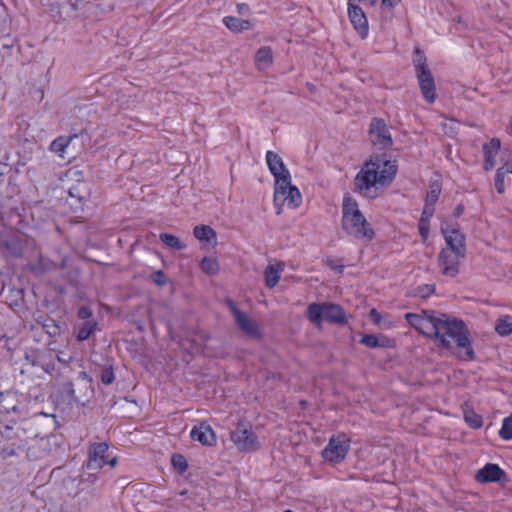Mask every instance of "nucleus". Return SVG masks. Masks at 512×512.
<instances>
[{
  "instance_id": "1",
  "label": "nucleus",
  "mask_w": 512,
  "mask_h": 512,
  "mask_svg": "<svg viewBox=\"0 0 512 512\" xmlns=\"http://www.w3.org/2000/svg\"><path fill=\"white\" fill-rule=\"evenodd\" d=\"M406 321L421 334L435 338L446 349L451 347V340L457 345V357L464 361H472L475 352L469 338L466 324L457 318H451L447 314L436 313L432 310H423L421 314L406 313Z\"/></svg>"
},
{
  "instance_id": "2",
  "label": "nucleus",
  "mask_w": 512,
  "mask_h": 512,
  "mask_svg": "<svg viewBox=\"0 0 512 512\" xmlns=\"http://www.w3.org/2000/svg\"><path fill=\"white\" fill-rule=\"evenodd\" d=\"M397 173L395 163L376 157L365 162L354 179L355 190L367 195L376 184L385 186L390 184Z\"/></svg>"
},
{
  "instance_id": "3",
  "label": "nucleus",
  "mask_w": 512,
  "mask_h": 512,
  "mask_svg": "<svg viewBox=\"0 0 512 512\" xmlns=\"http://www.w3.org/2000/svg\"><path fill=\"white\" fill-rule=\"evenodd\" d=\"M342 229L357 240L371 241L375 232L359 210L358 203L351 196H345L342 204Z\"/></svg>"
},
{
  "instance_id": "4",
  "label": "nucleus",
  "mask_w": 512,
  "mask_h": 512,
  "mask_svg": "<svg viewBox=\"0 0 512 512\" xmlns=\"http://www.w3.org/2000/svg\"><path fill=\"white\" fill-rule=\"evenodd\" d=\"M306 318L317 328L322 327L323 320L333 324L344 326L347 324V316L343 307L331 302H313L307 306Z\"/></svg>"
},
{
  "instance_id": "5",
  "label": "nucleus",
  "mask_w": 512,
  "mask_h": 512,
  "mask_svg": "<svg viewBox=\"0 0 512 512\" xmlns=\"http://www.w3.org/2000/svg\"><path fill=\"white\" fill-rule=\"evenodd\" d=\"M290 209H296L302 203V196L299 189L291 184V178H282L281 182L275 184L274 205L276 206V214H281L284 204Z\"/></svg>"
},
{
  "instance_id": "6",
  "label": "nucleus",
  "mask_w": 512,
  "mask_h": 512,
  "mask_svg": "<svg viewBox=\"0 0 512 512\" xmlns=\"http://www.w3.org/2000/svg\"><path fill=\"white\" fill-rule=\"evenodd\" d=\"M230 438L241 452H253L260 448V442L250 423L238 422Z\"/></svg>"
},
{
  "instance_id": "7",
  "label": "nucleus",
  "mask_w": 512,
  "mask_h": 512,
  "mask_svg": "<svg viewBox=\"0 0 512 512\" xmlns=\"http://www.w3.org/2000/svg\"><path fill=\"white\" fill-rule=\"evenodd\" d=\"M350 448V439L344 433L333 435L326 447L322 450V457L331 463H341L347 456Z\"/></svg>"
},
{
  "instance_id": "8",
  "label": "nucleus",
  "mask_w": 512,
  "mask_h": 512,
  "mask_svg": "<svg viewBox=\"0 0 512 512\" xmlns=\"http://www.w3.org/2000/svg\"><path fill=\"white\" fill-rule=\"evenodd\" d=\"M225 305L228 307L230 312L232 313L234 317V321L238 328L245 333L247 336L254 338V339H260L261 338V332L259 330V326L257 322L251 318H249L246 313L241 311L236 303L229 297L225 298L224 300Z\"/></svg>"
},
{
  "instance_id": "9",
  "label": "nucleus",
  "mask_w": 512,
  "mask_h": 512,
  "mask_svg": "<svg viewBox=\"0 0 512 512\" xmlns=\"http://www.w3.org/2000/svg\"><path fill=\"white\" fill-rule=\"evenodd\" d=\"M18 448L25 452L29 460L36 461L49 455L50 439L46 436H40V432H36L33 437Z\"/></svg>"
},
{
  "instance_id": "10",
  "label": "nucleus",
  "mask_w": 512,
  "mask_h": 512,
  "mask_svg": "<svg viewBox=\"0 0 512 512\" xmlns=\"http://www.w3.org/2000/svg\"><path fill=\"white\" fill-rule=\"evenodd\" d=\"M465 258V251H456L443 248L438 256V263L441 273L448 277H456L459 273V266Z\"/></svg>"
},
{
  "instance_id": "11",
  "label": "nucleus",
  "mask_w": 512,
  "mask_h": 512,
  "mask_svg": "<svg viewBox=\"0 0 512 512\" xmlns=\"http://www.w3.org/2000/svg\"><path fill=\"white\" fill-rule=\"evenodd\" d=\"M369 136L373 145L379 149H389L393 145L391 133L385 121L381 118H372L369 125Z\"/></svg>"
},
{
  "instance_id": "12",
  "label": "nucleus",
  "mask_w": 512,
  "mask_h": 512,
  "mask_svg": "<svg viewBox=\"0 0 512 512\" xmlns=\"http://www.w3.org/2000/svg\"><path fill=\"white\" fill-rule=\"evenodd\" d=\"M347 6L348 18L353 28L362 39L366 38L369 31L366 14L360 6L356 5L351 0H348Z\"/></svg>"
},
{
  "instance_id": "13",
  "label": "nucleus",
  "mask_w": 512,
  "mask_h": 512,
  "mask_svg": "<svg viewBox=\"0 0 512 512\" xmlns=\"http://www.w3.org/2000/svg\"><path fill=\"white\" fill-rule=\"evenodd\" d=\"M266 163L270 173L275 178V184L280 183L282 178H291L289 170L286 168L282 158L277 153L273 151H267Z\"/></svg>"
},
{
  "instance_id": "14",
  "label": "nucleus",
  "mask_w": 512,
  "mask_h": 512,
  "mask_svg": "<svg viewBox=\"0 0 512 512\" xmlns=\"http://www.w3.org/2000/svg\"><path fill=\"white\" fill-rule=\"evenodd\" d=\"M441 232L448 246L445 249L466 251L465 236L459 231L458 228L452 227L448 224H442Z\"/></svg>"
},
{
  "instance_id": "15",
  "label": "nucleus",
  "mask_w": 512,
  "mask_h": 512,
  "mask_svg": "<svg viewBox=\"0 0 512 512\" xmlns=\"http://www.w3.org/2000/svg\"><path fill=\"white\" fill-rule=\"evenodd\" d=\"M108 451V444L106 442L94 443L88 450V469H100L106 463V452Z\"/></svg>"
},
{
  "instance_id": "16",
  "label": "nucleus",
  "mask_w": 512,
  "mask_h": 512,
  "mask_svg": "<svg viewBox=\"0 0 512 512\" xmlns=\"http://www.w3.org/2000/svg\"><path fill=\"white\" fill-rule=\"evenodd\" d=\"M416 78L423 98L428 103H433L436 99V85L431 71H421L416 74Z\"/></svg>"
},
{
  "instance_id": "17",
  "label": "nucleus",
  "mask_w": 512,
  "mask_h": 512,
  "mask_svg": "<svg viewBox=\"0 0 512 512\" xmlns=\"http://www.w3.org/2000/svg\"><path fill=\"white\" fill-rule=\"evenodd\" d=\"M190 437L193 441H198L204 446H213L216 444V435L211 426L207 424H200L194 426L190 432Z\"/></svg>"
},
{
  "instance_id": "18",
  "label": "nucleus",
  "mask_w": 512,
  "mask_h": 512,
  "mask_svg": "<svg viewBox=\"0 0 512 512\" xmlns=\"http://www.w3.org/2000/svg\"><path fill=\"white\" fill-rule=\"evenodd\" d=\"M504 476V471L497 464L487 463L477 471L475 478L478 482L488 483L501 481Z\"/></svg>"
},
{
  "instance_id": "19",
  "label": "nucleus",
  "mask_w": 512,
  "mask_h": 512,
  "mask_svg": "<svg viewBox=\"0 0 512 512\" xmlns=\"http://www.w3.org/2000/svg\"><path fill=\"white\" fill-rule=\"evenodd\" d=\"M360 343L368 348H394L395 340L388 338L385 335L376 336L373 334H366L360 339Z\"/></svg>"
},
{
  "instance_id": "20",
  "label": "nucleus",
  "mask_w": 512,
  "mask_h": 512,
  "mask_svg": "<svg viewBox=\"0 0 512 512\" xmlns=\"http://www.w3.org/2000/svg\"><path fill=\"white\" fill-rule=\"evenodd\" d=\"M500 149V140L499 139H491L488 143L483 144V153H484V169L486 171L491 170L495 166V157L498 154Z\"/></svg>"
},
{
  "instance_id": "21",
  "label": "nucleus",
  "mask_w": 512,
  "mask_h": 512,
  "mask_svg": "<svg viewBox=\"0 0 512 512\" xmlns=\"http://www.w3.org/2000/svg\"><path fill=\"white\" fill-rule=\"evenodd\" d=\"M1 246L5 248L9 254L15 258L21 257L22 255V242L17 235L8 236L1 242Z\"/></svg>"
},
{
  "instance_id": "22",
  "label": "nucleus",
  "mask_w": 512,
  "mask_h": 512,
  "mask_svg": "<svg viewBox=\"0 0 512 512\" xmlns=\"http://www.w3.org/2000/svg\"><path fill=\"white\" fill-rule=\"evenodd\" d=\"M283 271L282 264L276 265H268L264 271L265 283L268 288H274L281 277V272Z\"/></svg>"
},
{
  "instance_id": "23",
  "label": "nucleus",
  "mask_w": 512,
  "mask_h": 512,
  "mask_svg": "<svg viewBox=\"0 0 512 512\" xmlns=\"http://www.w3.org/2000/svg\"><path fill=\"white\" fill-rule=\"evenodd\" d=\"M224 25L232 32L239 33L251 28L249 20L240 19L234 16H226L223 18Z\"/></svg>"
},
{
  "instance_id": "24",
  "label": "nucleus",
  "mask_w": 512,
  "mask_h": 512,
  "mask_svg": "<svg viewBox=\"0 0 512 512\" xmlns=\"http://www.w3.org/2000/svg\"><path fill=\"white\" fill-rule=\"evenodd\" d=\"M255 61L259 70H265L273 62L272 49L270 47H261L255 55Z\"/></svg>"
},
{
  "instance_id": "25",
  "label": "nucleus",
  "mask_w": 512,
  "mask_h": 512,
  "mask_svg": "<svg viewBox=\"0 0 512 512\" xmlns=\"http://www.w3.org/2000/svg\"><path fill=\"white\" fill-rule=\"evenodd\" d=\"M98 323L95 320H87L78 326L76 339L79 342L87 340L97 329Z\"/></svg>"
},
{
  "instance_id": "26",
  "label": "nucleus",
  "mask_w": 512,
  "mask_h": 512,
  "mask_svg": "<svg viewBox=\"0 0 512 512\" xmlns=\"http://www.w3.org/2000/svg\"><path fill=\"white\" fill-rule=\"evenodd\" d=\"M36 323L42 327V329L50 336L55 337L60 334V326L57 322L50 318L41 316L36 319Z\"/></svg>"
},
{
  "instance_id": "27",
  "label": "nucleus",
  "mask_w": 512,
  "mask_h": 512,
  "mask_svg": "<svg viewBox=\"0 0 512 512\" xmlns=\"http://www.w3.org/2000/svg\"><path fill=\"white\" fill-rule=\"evenodd\" d=\"M193 234L199 241H206L208 243L216 241V232L207 225L195 226Z\"/></svg>"
},
{
  "instance_id": "28",
  "label": "nucleus",
  "mask_w": 512,
  "mask_h": 512,
  "mask_svg": "<svg viewBox=\"0 0 512 512\" xmlns=\"http://www.w3.org/2000/svg\"><path fill=\"white\" fill-rule=\"evenodd\" d=\"M495 331L500 336H508L512 334V316L505 315L495 322Z\"/></svg>"
},
{
  "instance_id": "29",
  "label": "nucleus",
  "mask_w": 512,
  "mask_h": 512,
  "mask_svg": "<svg viewBox=\"0 0 512 512\" xmlns=\"http://www.w3.org/2000/svg\"><path fill=\"white\" fill-rule=\"evenodd\" d=\"M413 65L415 68V74L421 73V71L430 70L427 65V58L425 56V53L419 47H416L414 49Z\"/></svg>"
},
{
  "instance_id": "30",
  "label": "nucleus",
  "mask_w": 512,
  "mask_h": 512,
  "mask_svg": "<svg viewBox=\"0 0 512 512\" xmlns=\"http://www.w3.org/2000/svg\"><path fill=\"white\" fill-rule=\"evenodd\" d=\"M159 239L166 246H168L169 248L175 249V250H183L186 247V245L183 244L178 237H176L172 234L161 233L159 235Z\"/></svg>"
},
{
  "instance_id": "31",
  "label": "nucleus",
  "mask_w": 512,
  "mask_h": 512,
  "mask_svg": "<svg viewBox=\"0 0 512 512\" xmlns=\"http://www.w3.org/2000/svg\"><path fill=\"white\" fill-rule=\"evenodd\" d=\"M76 135H73V136H69V137H58L57 139H55L51 145H50V149L53 151V152H56L58 153L60 156L63 155L66 147L70 144V142L72 141L73 138H75Z\"/></svg>"
},
{
  "instance_id": "32",
  "label": "nucleus",
  "mask_w": 512,
  "mask_h": 512,
  "mask_svg": "<svg viewBox=\"0 0 512 512\" xmlns=\"http://www.w3.org/2000/svg\"><path fill=\"white\" fill-rule=\"evenodd\" d=\"M441 193V185L437 182H433L429 186V190L426 193L425 204L434 206L437 202Z\"/></svg>"
},
{
  "instance_id": "33",
  "label": "nucleus",
  "mask_w": 512,
  "mask_h": 512,
  "mask_svg": "<svg viewBox=\"0 0 512 512\" xmlns=\"http://www.w3.org/2000/svg\"><path fill=\"white\" fill-rule=\"evenodd\" d=\"M200 267L208 275H215L219 271V264L214 258L204 257L200 262Z\"/></svg>"
},
{
  "instance_id": "34",
  "label": "nucleus",
  "mask_w": 512,
  "mask_h": 512,
  "mask_svg": "<svg viewBox=\"0 0 512 512\" xmlns=\"http://www.w3.org/2000/svg\"><path fill=\"white\" fill-rule=\"evenodd\" d=\"M464 420L473 429L481 428L483 425L482 417L472 410L465 411Z\"/></svg>"
},
{
  "instance_id": "35",
  "label": "nucleus",
  "mask_w": 512,
  "mask_h": 512,
  "mask_svg": "<svg viewBox=\"0 0 512 512\" xmlns=\"http://www.w3.org/2000/svg\"><path fill=\"white\" fill-rule=\"evenodd\" d=\"M114 379H115L114 371L111 366L104 367L101 370V381L103 384L109 385V384L113 383Z\"/></svg>"
},
{
  "instance_id": "36",
  "label": "nucleus",
  "mask_w": 512,
  "mask_h": 512,
  "mask_svg": "<svg viewBox=\"0 0 512 512\" xmlns=\"http://www.w3.org/2000/svg\"><path fill=\"white\" fill-rule=\"evenodd\" d=\"M25 360L28 364L31 366H40L44 368V366L41 364V356L38 351H32L31 353H26Z\"/></svg>"
},
{
  "instance_id": "37",
  "label": "nucleus",
  "mask_w": 512,
  "mask_h": 512,
  "mask_svg": "<svg viewBox=\"0 0 512 512\" xmlns=\"http://www.w3.org/2000/svg\"><path fill=\"white\" fill-rule=\"evenodd\" d=\"M172 464L180 472H184L187 469V467H188V464H187V461H186L185 457L180 455V454L173 455V457H172Z\"/></svg>"
},
{
  "instance_id": "38",
  "label": "nucleus",
  "mask_w": 512,
  "mask_h": 512,
  "mask_svg": "<svg viewBox=\"0 0 512 512\" xmlns=\"http://www.w3.org/2000/svg\"><path fill=\"white\" fill-rule=\"evenodd\" d=\"M151 280L159 286H164L168 282L167 277L162 270L154 271L151 274Z\"/></svg>"
},
{
  "instance_id": "39",
  "label": "nucleus",
  "mask_w": 512,
  "mask_h": 512,
  "mask_svg": "<svg viewBox=\"0 0 512 512\" xmlns=\"http://www.w3.org/2000/svg\"><path fill=\"white\" fill-rule=\"evenodd\" d=\"M435 291V285L433 284H425L418 286L416 295L425 298L429 295L433 294Z\"/></svg>"
},
{
  "instance_id": "40",
  "label": "nucleus",
  "mask_w": 512,
  "mask_h": 512,
  "mask_svg": "<svg viewBox=\"0 0 512 512\" xmlns=\"http://www.w3.org/2000/svg\"><path fill=\"white\" fill-rule=\"evenodd\" d=\"M499 436L504 440H512V424L508 421L502 423Z\"/></svg>"
},
{
  "instance_id": "41",
  "label": "nucleus",
  "mask_w": 512,
  "mask_h": 512,
  "mask_svg": "<svg viewBox=\"0 0 512 512\" xmlns=\"http://www.w3.org/2000/svg\"><path fill=\"white\" fill-rule=\"evenodd\" d=\"M418 229L419 233L421 235L422 241L426 242L429 236V229H430V222H426L419 220L418 222Z\"/></svg>"
},
{
  "instance_id": "42",
  "label": "nucleus",
  "mask_w": 512,
  "mask_h": 512,
  "mask_svg": "<svg viewBox=\"0 0 512 512\" xmlns=\"http://www.w3.org/2000/svg\"><path fill=\"white\" fill-rule=\"evenodd\" d=\"M93 316V311L89 306H81L77 311V317L81 320H90Z\"/></svg>"
},
{
  "instance_id": "43",
  "label": "nucleus",
  "mask_w": 512,
  "mask_h": 512,
  "mask_svg": "<svg viewBox=\"0 0 512 512\" xmlns=\"http://www.w3.org/2000/svg\"><path fill=\"white\" fill-rule=\"evenodd\" d=\"M63 392L70 397L71 400L79 402V398L75 394L74 385L72 382H67L63 385Z\"/></svg>"
},
{
  "instance_id": "44",
  "label": "nucleus",
  "mask_w": 512,
  "mask_h": 512,
  "mask_svg": "<svg viewBox=\"0 0 512 512\" xmlns=\"http://www.w3.org/2000/svg\"><path fill=\"white\" fill-rule=\"evenodd\" d=\"M433 214H434V206L425 204L419 220H421V221L425 220L426 222H430V219L433 216Z\"/></svg>"
},
{
  "instance_id": "45",
  "label": "nucleus",
  "mask_w": 512,
  "mask_h": 512,
  "mask_svg": "<svg viewBox=\"0 0 512 512\" xmlns=\"http://www.w3.org/2000/svg\"><path fill=\"white\" fill-rule=\"evenodd\" d=\"M495 188L498 193L502 194L505 191L504 186V177H502V173L495 174Z\"/></svg>"
},
{
  "instance_id": "46",
  "label": "nucleus",
  "mask_w": 512,
  "mask_h": 512,
  "mask_svg": "<svg viewBox=\"0 0 512 512\" xmlns=\"http://www.w3.org/2000/svg\"><path fill=\"white\" fill-rule=\"evenodd\" d=\"M326 264L329 268L336 271L337 273H342L344 270V265L340 264L338 260L336 259H328L326 261Z\"/></svg>"
},
{
  "instance_id": "47",
  "label": "nucleus",
  "mask_w": 512,
  "mask_h": 512,
  "mask_svg": "<svg viewBox=\"0 0 512 512\" xmlns=\"http://www.w3.org/2000/svg\"><path fill=\"white\" fill-rule=\"evenodd\" d=\"M401 0H382L381 1V4L383 7H387V8H394L396 5H398L400 3Z\"/></svg>"
},
{
  "instance_id": "48",
  "label": "nucleus",
  "mask_w": 512,
  "mask_h": 512,
  "mask_svg": "<svg viewBox=\"0 0 512 512\" xmlns=\"http://www.w3.org/2000/svg\"><path fill=\"white\" fill-rule=\"evenodd\" d=\"M1 453H2L3 458H8V457H12V456L16 455L15 449L8 448V447L3 448Z\"/></svg>"
},
{
  "instance_id": "49",
  "label": "nucleus",
  "mask_w": 512,
  "mask_h": 512,
  "mask_svg": "<svg viewBox=\"0 0 512 512\" xmlns=\"http://www.w3.org/2000/svg\"><path fill=\"white\" fill-rule=\"evenodd\" d=\"M464 210H465V206L464 204L460 203L458 204L455 209H454V212H453V215L458 218L460 217L463 213H464Z\"/></svg>"
},
{
  "instance_id": "50",
  "label": "nucleus",
  "mask_w": 512,
  "mask_h": 512,
  "mask_svg": "<svg viewBox=\"0 0 512 512\" xmlns=\"http://www.w3.org/2000/svg\"><path fill=\"white\" fill-rule=\"evenodd\" d=\"M237 11L241 15H245L249 12V6L245 3H240L237 5Z\"/></svg>"
},
{
  "instance_id": "51",
  "label": "nucleus",
  "mask_w": 512,
  "mask_h": 512,
  "mask_svg": "<svg viewBox=\"0 0 512 512\" xmlns=\"http://www.w3.org/2000/svg\"><path fill=\"white\" fill-rule=\"evenodd\" d=\"M3 401L4 400L0 401V408L2 411H5L6 413H10L11 411L15 412L17 410L16 405L9 407V406L4 405Z\"/></svg>"
},
{
  "instance_id": "52",
  "label": "nucleus",
  "mask_w": 512,
  "mask_h": 512,
  "mask_svg": "<svg viewBox=\"0 0 512 512\" xmlns=\"http://www.w3.org/2000/svg\"><path fill=\"white\" fill-rule=\"evenodd\" d=\"M370 318L376 323L380 321V314L377 312L376 309H372L370 311Z\"/></svg>"
},
{
  "instance_id": "53",
  "label": "nucleus",
  "mask_w": 512,
  "mask_h": 512,
  "mask_svg": "<svg viewBox=\"0 0 512 512\" xmlns=\"http://www.w3.org/2000/svg\"><path fill=\"white\" fill-rule=\"evenodd\" d=\"M69 194L71 197H77L79 200H82L84 196L78 194L77 187H73L69 190Z\"/></svg>"
},
{
  "instance_id": "54",
  "label": "nucleus",
  "mask_w": 512,
  "mask_h": 512,
  "mask_svg": "<svg viewBox=\"0 0 512 512\" xmlns=\"http://www.w3.org/2000/svg\"><path fill=\"white\" fill-rule=\"evenodd\" d=\"M34 423H35V421H33V420L25 422L24 423L25 427H23V430H26L27 428H31L34 425Z\"/></svg>"
},
{
  "instance_id": "55",
  "label": "nucleus",
  "mask_w": 512,
  "mask_h": 512,
  "mask_svg": "<svg viewBox=\"0 0 512 512\" xmlns=\"http://www.w3.org/2000/svg\"><path fill=\"white\" fill-rule=\"evenodd\" d=\"M500 172L502 173V177H504V178H505V175L508 173V172H506V169L503 166L498 168L496 171V173H500Z\"/></svg>"
},
{
  "instance_id": "56",
  "label": "nucleus",
  "mask_w": 512,
  "mask_h": 512,
  "mask_svg": "<svg viewBox=\"0 0 512 512\" xmlns=\"http://www.w3.org/2000/svg\"><path fill=\"white\" fill-rule=\"evenodd\" d=\"M503 167H505L506 172H509L512 174V163H506Z\"/></svg>"
},
{
  "instance_id": "57",
  "label": "nucleus",
  "mask_w": 512,
  "mask_h": 512,
  "mask_svg": "<svg viewBox=\"0 0 512 512\" xmlns=\"http://www.w3.org/2000/svg\"><path fill=\"white\" fill-rule=\"evenodd\" d=\"M107 463H108L110 466H112V467H113V466H115V465H116V463H117V459H116V458H113V459H111V460H110L109 462H107Z\"/></svg>"
},
{
  "instance_id": "58",
  "label": "nucleus",
  "mask_w": 512,
  "mask_h": 512,
  "mask_svg": "<svg viewBox=\"0 0 512 512\" xmlns=\"http://www.w3.org/2000/svg\"><path fill=\"white\" fill-rule=\"evenodd\" d=\"M507 421H508L510 424H512V414H511V415H509L508 417H506V418L503 420V422H507Z\"/></svg>"
},
{
  "instance_id": "59",
  "label": "nucleus",
  "mask_w": 512,
  "mask_h": 512,
  "mask_svg": "<svg viewBox=\"0 0 512 512\" xmlns=\"http://www.w3.org/2000/svg\"><path fill=\"white\" fill-rule=\"evenodd\" d=\"M186 493H187V491L184 490V491L180 492V495H185Z\"/></svg>"
}]
</instances>
